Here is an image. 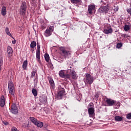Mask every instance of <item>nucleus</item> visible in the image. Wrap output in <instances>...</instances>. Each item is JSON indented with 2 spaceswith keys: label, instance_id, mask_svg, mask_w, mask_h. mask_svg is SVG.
Wrapping results in <instances>:
<instances>
[{
  "label": "nucleus",
  "instance_id": "f257e3e1",
  "mask_svg": "<svg viewBox=\"0 0 131 131\" xmlns=\"http://www.w3.org/2000/svg\"><path fill=\"white\" fill-rule=\"evenodd\" d=\"M8 89L10 95L14 96L15 95V87H14V83L12 81H9Z\"/></svg>",
  "mask_w": 131,
  "mask_h": 131
},
{
  "label": "nucleus",
  "instance_id": "f03ea898",
  "mask_svg": "<svg viewBox=\"0 0 131 131\" xmlns=\"http://www.w3.org/2000/svg\"><path fill=\"white\" fill-rule=\"evenodd\" d=\"M27 9V6L26 3L23 2L20 8V14L22 16H24L26 14V10Z\"/></svg>",
  "mask_w": 131,
  "mask_h": 131
},
{
  "label": "nucleus",
  "instance_id": "7ed1b4c3",
  "mask_svg": "<svg viewBox=\"0 0 131 131\" xmlns=\"http://www.w3.org/2000/svg\"><path fill=\"white\" fill-rule=\"evenodd\" d=\"M64 95H65V89L63 88L59 89V91L57 94V99H58V100H61Z\"/></svg>",
  "mask_w": 131,
  "mask_h": 131
},
{
  "label": "nucleus",
  "instance_id": "20e7f679",
  "mask_svg": "<svg viewBox=\"0 0 131 131\" xmlns=\"http://www.w3.org/2000/svg\"><path fill=\"white\" fill-rule=\"evenodd\" d=\"M37 50L36 53V57L38 62H40V46L37 42Z\"/></svg>",
  "mask_w": 131,
  "mask_h": 131
},
{
  "label": "nucleus",
  "instance_id": "39448f33",
  "mask_svg": "<svg viewBox=\"0 0 131 131\" xmlns=\"http://www.w3.org/2000/svg\"><path fill=\"white\" fill-rule=\"evenodd\" d=\"M85 78L86 82L89 84H92L94 82V78L90 74H86Z\"/></svg>",
  "mask_w": 131,
  "mask_h": 131
},
{
  "label": "nucleus",
  "instance_id": "423d86ee",
  "mask_svg": "<svg viewBox=\"0 0 131 131\" xmlns=\"http://www.w3.org/2000/svg\"><path fill=\"white\" fill-rule=\"evenodd\" d=\"M59 49H60V51L62 52V53L65 58H67V57H68L69 56L71 55V53H70V51H66V50H65L64 47H60Z\"/></svg>",
  "mask_w": 131,
  "mask_h": 131
},
{
  "label": "nucleus",
  "instance_id": "0eeeda50",
  "mask_svg": "<svg viewBox=\"0 0 131 131\" xmlns=\"http://www.w3.org/2000/svg\"><path fill=\"white\" fill-rule=\"evenodd\" d=\"M103 32L105 34H109L110 33H112L113 32V30L110 25H107L106 27H105Z\"/></svg>",
  "mask_w": 131,
  "mask_h": 131
},
{
  "label": "nucleus",
  "instance_id": "6e6552de",
  "mask_svg": "<svg viewBox=\"0 0 131 131\" xmlns=\"http://www.w3.org/2000/svg\"><path fill=\"white\" fill-rule=\"evenodd\" d=\"M53 31H54V28H53V27H49V29H47L45 31L46 36H50V35H52Z\"/></svg>",
  "mask_w": 131,
  "mask_h": 131
},
{
  "label": "nucleus",
  "instance_id": "1a4fd4ad",
  "mask_svg": "<svg viewBox=\"0 0 131 131\" xmlns=\"http://www.w3.org/2000/svg\"><path fill=\"white\" fill-rule=\"evenodd\" d=\"M59 75L62 78H70V75L64 73V71H63V70L59 71Z\"/></svg>",
  "mask_w": 131,
  "mask_h": 131
},
{
  "label": "nucleus",
  "instance_id": "9d476101",
  "mask_svg": "<svg viewBox=\"0 0 131 131\" xmlns=\"http://www.w3.org/2000/svg\"><path fill=\"white\" fill-rule=\"evenodd\" d=\"M11 112L13 114H17L18 108L17 107V106H16V104H13L12 105Z\"/></svg>",
  "mask_w": 131,
  "mask_h": 131
},
{
  "label": "nucleus",
  "instance_id": "9b49d317",
  "mask_svg": "<svg viewBox=\"0 0 131 131\" xmlns=\"http://www.w3.org/2000/svg\"><path fill=\"white\" fill-rule=\"evenodd\" d=\"M95 10H96V6L95 5H91L88 6V11L90 15L93 14V11H95Z\"/></svg>",
  "mask_w": 131,
  "mask_h": 131
},
{
  "label": "nucleus",
  "instance_id": "f8f14e48",
  "mask_svg": "<svg viewBox=\"0 0 131 131\" xmlns=\"http://www.w3.org/2000/svg\"><path fill=\"white\" fill-rule=\"evenodd\" d=\"M105 102L108 106H113L115 104V101L110 98H106Z\"/></svg>",
  "mask_w": 131,
  "mask_h": 131
},
{
  "label": "nucleus",
  "instance_id": "ddd939ff",
  "mask_svg": "<svg viewBox=\"0 0 131 131\" xmlns=\"http://www.w3.org/2000/svg\"><path fill=\"white\" fill-rule=\"evenodd\" d=\"M88 113L90 117H93L95 115V108L90 107L88 109Z\"/></svg>",
  "mask_w": 131,
  "mask_h": 131
},
{
  "label": "nucleus",
  "instance_id": "4468645a",
  "mask_svg": "<svg viewBox=\"0 0 131 131\" xmlns=\"http://www.w3.org/2000/svg\"><path fill=\"white\" fill-rule=\"evenodd\" d=\"M108 10H109V8H108L107 6H101L99 8V11L101 13H107Z\"/></svg>",
  "mask_w": 131,
  "mask_h": 131
},
{
  "label": "nucleus",
  "instance_id": "2eb2a0df",
  "mask_svg": "<svg viewBox=\"0 0 131 131\" xmlns=\"http://www.w3.org/2000/svg\"><path fill=\"white\" fill-rule=\"evenodd\" d=\"M39 100L41 103H47V96L42 95L39 97Z\"/></svg>",
  "mask_w": 131,
  "mask_h": 131
},
{
  "label": "nucleus",
  "instance_id": "dca6fc26",
  "mask_svg": "<svg viewBox=\"0 0 131 131\" xmlns=\"http://www.w3.org/2000/svg\"><path fill=\"white\" fill-rule=\"evenodd\" d=\"M6 102L5 101V97L4 95L2 96L0 99V106L1 107H4Z\"/></svg>",
  "mask_w": 131,
  "mask_h": 131
},
{
  "label": "nucleus",
  "instance_id": "f3484780",
  "mask_svg": "<svg viewBox=\"0 0 131 131\" xmlns=\"http://www.w3.org/2000/svg\"><path fill=\"white\" fill-rule=\"evenodd\" d=\"M1 14L2 16H6L7 15V7L5 6L2 7Z\"/></svg>",
  "mask_w": 131,
  "mask_h": 131
},
{
  "label": "nucleus",
  "instance_id": "a211bd4d",
  "mask_svg": "<svg viewBox=\"0 0 131 131\" xmlns=\"http://www.w3.org/2000/svg\"><path fill=\"white\" fill-rule=\"evenodd\" d=\"M49 81L52 89H54L55 88V82H54V80L52 78H50Z\"/></svg>",
  "mask_w": 131,
  "mask_h": 131
},
{
  "label": "nucleus",
  "instance_id": "6ab92c4d",
  "mask_svg": "<svg viewBox=\"0 0 131 131\" xmlns=\"http://www.w3.org/2000/svg\"><path fill=\"white\" fill-rule=\"evenodd\" d=\"M71 2L74 5H78L81 4V0H71Z\"/></svg>",
  "mask_w": 131,
  "mask_h": 131
},
{
  "label": "nucleus",
  "instance_id": "aec40b11",
  "mask_svg": "<svg viewBox=\"0 0 131 131\" xmlns=\"http://www.w3.org/2000/svg\"><path fill=\"white\" fill-rule=\"evenodd\" d=\"M70 72H71V74L73 79H75L76 78V72H75L74 71H71V70H70Z\"/></svg>",
  "mask_w": 131,
  "mask_h": 131
},
{
  "label": "nucleus",
  "instance_id": "412c9836",
  "mask_svg": "<svg viewBox=\"0 0 131 131\" xmlns=\"http://www.w3.org/2000/svg\"><path fill=\"white\" fill-rule=\"evenodd\" d=\"M28 64V62L27 61V60H25L23 62V69H25V70H26V69H27Z\"/></svg>",
  "mask_w": 131,
  "mask_h": 131
},
{
  "label": "nucleus",
  "instance_id": "4be33fe9",
  "mask_svg": "<svg viewBox=\"0 0 131 131\" xmlns=\"http://www.w3.org/2000/svg\"><path fill=\"white\" fill-rule=\"evenodd\" d=\"M7 53L8 55H12L13 53V49L10 46H8L7 48Z\"/></svg>",
  "mask_w": 131,
  "mask_h": 131
},
{
  "label": "nucleus",
  "instance_id": "5701e85b",
  "mask_svg": "<svg viewBox=\"0 0 131 131\" xmlns=\"http://www.w3.org/2000/svg\"><path fill=\"white\" fill-rule=\"evenodd\" d=\"M30 119L31 121H32V122L33 123H34V124H35V125L37 123V120L36 119H35L34 117H30Z\"/></svg>",
  "mask_w": 131,
  "mask_h": 131
},
{
  "label": "nucleus",
  "instance_id": "b1692460",
  "mask_svg": "<svg viewBox=\"0 0 131 131\" xmlns=\"http://www.w3.org/2000/svg\"><path fill=\"white\" fill-rule=\"evenodd\" d=\"M5 31L6 33H7L8 35H9V36H10V37H12L13 38V36H12V34L10 32V30L9 29V28L6 27L5 29Z\"/></svg>",
  "mask_w": 131,
  "mask_h": 131
},
{
  "label": "nucleus",
  "instance_id": "393cba45",
  "mask_svg": "<svg viewBox=\"0 0 131 131\" xmlns=\"http://www.w3.org/2000/svg\"><path fill=\"white\" fill-rule=\"evenodd\" d=\"M30 47L31 49H34V48L36 47V42L35 41H33L32 42H31Z\"/></svg>",
  "mask_w": 131,
  "mask_h": 131
},
{
  "label": "nucleus",
  "instance_id": "a878e982",
  "mask_svg": "<svg viewBox=\"0 0 131 131\" xmlns=\"http://www.w3.org/2000/svg\"><path fill=\"white\" fill-rule=\"evenodd\" d=\"M122 119V117L120 116H116L115 117V120H116V121H121Z\"/></svg>",
  "mask_w": 131,
  "mask_h": 131
},
{
  "label": "nucleus",
  "instance_id": "bb28decb",
  "mask_svg": "<svg viewBox=\"0 0 131 131\" xmlns=\"http://www.w3.org/2000/svg\"><path fill=\"white\" fill-rule=\"evenodd\" d=\"M35 125H37L38 127H41L43 126V124L41 122L37 121Z\"/></svg>",
  "mask_w": 131,
  "mask_h": 131
},
{
  "label": "nucleus",
  "instance_id": "cd10ccee",
  "mask_svg": "<svg viewBox=\"0 0 131 131\" xmlns=\"http://www.w3.org/2000/svg\"><path fill=\"white\" fill-rule=\"evenodd\" d=\"M45 59L46 61V62H49L50 61V56L48 54H45Z\"/></svg>",
  "mask_w": 131,
  "mask_h": 131
},
{
  "label": "nucleus",
  "instance_id": "c85d7f7f",
  "mask_svg": "<svg viewBox=\"0 0 131 131\" xmlns=\"http://www.w3.org/2000/svg\"><path fill=\"white\" fill-rule=\"evenodd\" d=\"M32 93L33 95L34 96V97H36V96H37V91H36V89H32Z\"/></svg>",
  "mask_w": 131,
  "mask_h": 131
},
{
  "label": "nucleus",
  "instance_id": "c756f323",
  "mask_svg": "<svg viewBox=\"0 0 131 131\" xmlns=\"http://www.w3.org/2000/svg\"><path fill=\"white\" fill-rule=\"evenodd\" d=\"M129 29H130L129 25H126L124 26V30H125V31H128Z\"/></svg>",
  "mask_w": 131,
  "mask_h": 131
},
{
  "label": "nucleus",
  "instance_id": "7c9ffc66",
  "mask_svg": "<svg viewBox=\"0 0 131 131\" xmlns=\"http://www.w3.org/2000/svg\"><path fill=\"white\" fill-rule=\"evenodd\" d=\"M3 57H0V71L2 70V66H3Z\"/></svg>",
  "mask_w": 131,
  "mask_h": 131
},
{
  "label": "nucleus",
  "instance_id": "2f4dec72",
  "mask_svg": "<svg viewBox=\"0 0 131 131\" xmlns=\"http://www.w3.org/2000/svg\"><path fill=\"white\" fill-rule=\"evenodd\" d=\"M122 47V43H118L116 46L117 49H120Z\"/></svg>",
  "mask_w": 131,
  "mask_h": 131
},
{
  "label": "nucleus",
  "instance_id": "473e14b6",
  "mask_svg": "<svg viewBox=\"0 0 131 131\" xmlns=\"http://www.w3.org/2000/svg\"><path fill=\"white\" fill-rule=\"evenodd\" d=\"M127 119H131V113L126 115Z\"/></svg>",
  "mask_w": 131,
  "mask_h": 131
},
{
  "label": "nucleus",
  "instance_id": "72a5a7b5",
  "mask_svg": "<svg viewBox=\"0 0 131 131\" xmlns=\"http://www.w3.org/2000/svg\"><path fill=\"white\" fill-rule=\"evenodd\" d=\"M35 73H36V71L33 70L32 72V75L31 76H35Z\"/></svg>",
  "mask_w": 131,
  "mask_h": 131
},
{
  "label": "nucleus",
  "instance_id": "f704fd0d",
  "mask_svg": "<svg viewBox=\"0 0 131 131\" xmlns=\"http://www.w3.org/2000/svg\"><path fill=\"white\" fill-rule=\"evenodd\" d=\"M126 11L127 12V13H128V14H130V16H131V8L127 9Z\"/></svg>",
  "mask_w": 131,
  "mask_h": 131
},
{
  "label": "nucleus",
  "instance_id": "c9c22d12",
  "mask_svg": "<svg viewBox=\"0 0 131 131\" xmlns=\"http://www.w3.org/2000/svg\"><path fill=\"white\" fill-rule=\"evenodd\" d=\"M11 131H18V129H17V128L13 127L11 128Z\"/></svg>",
  "mask_w": 131,
  "mask_h": 131
},
{
  "label": "nucleus",
  "instance_id": "e433bc0d",
  "mask_svg": "<svg viewBox=\"0 0 131 131\" xmlns=\"http://www.w3.org/2000/svg\"><path fill=\"white\" fill-rule=\"evenodd\" d=\"M95 98H96V99H98V98H99V94H96L95 95Z\"/></svg>",
  "mask_w": 131,
  "mask_h": 131
},
{
  "label": "nucleus",
  "instance_id": "4c0bfd02",
  "mask_svg": "<svg viewBox=\"0 0 131 131\" xmlns=\"http://www.w3.org/2000/svg\"><path fill=\"white\" fill-rule=\"evenodd\" d=\"M16 40L12 41V43H13V45H15V43H16Z\"/></svg>",
  "mask_w": 131,
  "mask_h": 131
},
{
  "label": "nucleus",
  "instance_id": "58836bf2",
  "mask_svg": "<svg viewBox=\"0 0 131 131\" xmlns=\"http://www.w3.org/2000/svg\"><path fill=\"white\" fill-rule=\"evenodd\" d=\"M89 106L90 107H92V105L91 104H89Z\"/></svg>",
  "mask_w": 131,
  "mask_h": 131
},
{
  "label": "nucleus",
  "instance_id": "ea45409f",
  "mask_svg": "<svg viewBox=\"0 0 131 131\" xmlns=\"http://www.w3.org/2000/svg\"><path fill=\"white\" fill-rule=\"evenodd\" d=\"M8 124V123H5V125H7Z\"/></svg>",
  "mask_w": 131,
  "mask_h": 131
},
{
  "label": "nucleus",
  "instance_id": "a19ab883",
  "mask_svg": "<svg viewBox=\"0 0 131 131\" xmlns=\"http://www.w3.org/2000/svg\"><path fill=\"white\" fill-rule=\"evenodd\" d=\"M70 68H71V67H70Z\"/></svg>",
  "mask_w": 131,
  "mask_h": 131
},
{
  "label": "nucleus",
  "instance_id": "79ce46f5",
  "mask_svg": "<svg viewBox=\"0 0 131 131\" xmlns=\"http://www.w3.org/2000/svg\"><path fill=\"white\" fill-rule=\"evenodd\" d=\"M32 1H34V0H32Z\"/></svg>",
  "mask_w": 131,
  "mask_h": 131
}]
</instances>
